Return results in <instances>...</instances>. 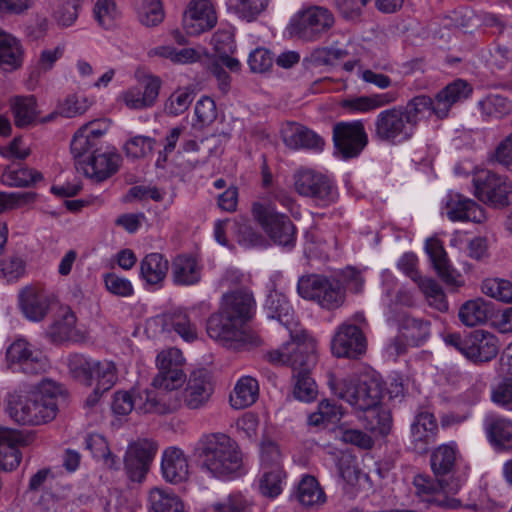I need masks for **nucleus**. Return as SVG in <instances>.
Masks as SVG:
<instances>
[{
  "label": "nucleus",
  "instance_id": "1",
  "mask_svg": "<svg viewBox=\"0 0 512 512\" xmlns=\"http://www.w3.org/2000/svg\"><path fill=\"white\" fill-rule=\"evenodd\" d=\"M266 359L274 365H286L292 368L295 379L294 397L303 402L316 398L317 386L310 376V368L316 362L315 342L307 334L292 336L279 348L267 352Z\"/></svg>",
  "mask_w": 512,
  "mask_h": 512
},
{
  "label": "nucleus",
  "instance_id": "2",
  "mask_svg": "<svg viewBox=\"0 0 512 512\" xmlns=\"http://www.w3.org/2000/svg\"><path fill=\"white\" fill-rule=\"evenodd\" d=\"M61 392L59 384L45 379L30 390L10 393L6 399V411L20 425L46 424L57 415V397Z\"/></svg>",
  "mask_w": 512,
  "mask_h": 512
},
{
  "label": "nucleus",
  "instance_id": "3",
  "mask_svg": "<svg viewBox=\"0 0 512 512\" xmlns=\"http://www.w3.org/2000/svg\"><path fill=\"white\" fill-rule=\"evenodd\" d=\"M201 471L228 480L241 474L243 455L237 442L224 433L204 435L198 441Z\"/></svg>",
  "mask_w": 512,
  "mask_h": 512
},
{
  "label": "nucleus",
  "instance_id": "4",
  "mask_svg": "<svg viewBox=\"0 0 512 512\" xmlns=\"http://www.w3.org/2000/svg\"><path fill=\"white\" fill-rule=\"evenodd\" d=\"M430 464L444 492L456 494L466 483L468 468L463 465L455 444H442L437 447L431 453Z\"/></svg>",
  "mask_w": 512,
  "mask_h": 512
},
{
  "label": "nucleus",
  "instance_id": "5",
  "mask_svg": "<svg viewBox=\"0 0 512 512\" xmlns=\"http://www.w3.org/2000/svg\"><path fill=\"white\" fill-rule=\"evenodd\" d=\"M444 343L461 353L474 363L489 362L499 351V340L491 332L477 329L462 336L459 333H448L443 336Z\"/></svg>",
  "mask_w": 512,
  "mask_h": 512
},
{
  "label": "nucleus",
  "instance_id": "6",
  "mask_svg": "<svg viewBox=\"0 0 512 512\" xmlns=\"http://www.w3.org/2000/svg\"><path fill=\"white\" fill-rule=\"evenodd\" d=\"M297 292L300 297L316 301L322 308L334 310L345 301L343 284L333 278L310 274L299 278Z\"/></svg>",
  "mask_w": 512,
  "mask_h": 512
},
{
  "label": "nucleus",
  "instance_id": "7",
  "mask_svg": "<svg viewBox=\"0 0 512 512\" xmlns=\"http://www.w3.org/2000/svg\"><path fill=\"white\" fill-rule=\"evenodd\" d=\"M252 215L275 244L289 249L294 247L296 227L286 214L277 212L274 206L255 202Z\"/></svg>",
  "mask_w": 512,
  "mask_h": 512
},
{
  "label": "nucleus",
  "instance_id": "8",
  "mask_svg": "<svg viewBox=\"0 0 512 512\" xmlns=\"http://www.w3.org/2000/svg\"><path fill=\"white\" fill-rule=\"evenodd\" d=\"M414 134L401 106L381 110L373 121L372 138L381 143L402 144L409 141Z\"/></svg>",
  "mask_w": 512,
  "mask_h": 512
},
{
  "label": "nucleus",
  "instance_id": "9",
  "mask_svg": "<svg viewBox=\"0 0 512 512\" xmlns=\"http://www.w3.org/2000/svg\"><path fill=\"white\" fill-rule=\"evenodd\" d=\"M296 192L318 207H328L338 200V188L327 175L314 170H300L294 176Z\"/></svg>",
  "mask_w": 512,
  "mask_h": 512
},
{
  "label": "nucleus",
  "instance_id": "10",
  "mask_svg": "<svg viewBox=\"0 0 512 512\" xmlns=\"http://www.w3.org/2000/svg\"><path fill=\"white\" fill-rule=\"evenodd\" d=\"M332 139L335 154L343 160L358 157L368 144V135L360 120L335 124Z\"/></svg>",
  "mask_w": 512,
  "mask_h": 512
},
{
  "label": "nucleus",
  "instance_id": "11",
  "mask_svg": "<svg viewBox=\"0 0 512 512\" xmlns=\"http://www.w3.org/2000/svg\"><path fill=\"white\" fill-rule=\"evenodd\" d=\"M207 334L222 345L234 349L253 342L245 326L234 321L222 308L207 320Z\"/></svg>",
  "mask_w": 512,
  "mask_h": 512
},
{
  "label": "nucleus",
  "instance_id": "12",
  "mask_svg": "<svg viewBox=\"0 0 512 512\" xmlns=\"http://www.w3.org/2000/svg\"><path fill=\"white\" fill-rule=\"evenodd\" d=\"M334 25L333 14L325 7L312 6L297 14L291 23V33L297 37L314 41Z\"/></svg>",
  "mask_w": 512,
  "mask_h": 512
},
{
  "label": "nucleus",
  "instance_id": "13",
  "mask_svg": "<svg viewBox=\"0 0 512 512\" xmlns=\"http://www.w3.org/2000/svg\"><path fill=\"white\" fill-rule=\"evenodd\" d=\"M473 185L475 196L480 201L495 208H504L510 204L512 185L507 177L491 171H481L473 178Z\"/></svg>",
  "mask_w": 512,
  "mask_h": 512
},
{
  "label": "nucleus",
  "instance_id": "14",
  "mask_svg": "<svg viewBox=\"0 0 512 512\" xmlns=\"http://www.w3.org/2000/svg\"><path fill=\"white\" fill-rule=\"evenodd\" d=\"M184 362L183 354L177 348L160 352L156 357L158 374L152 381L153 387L165 391L181 387L185 381Z\"/></svg>",
  "mask_w": 512,
  "mask_h": 512
},
{
  "label": "nucleus",
  "instance_id": "15",
  "mask_svg": "<svg viewBox=\"0 0 512 512\" xmlns=\"http://www.w3.org/2000/svg\"><path fill=\"white\" fill-rule=\"evenodd\" d=\"M336 394L357 410L365 411L380 404L383 387L372 378L361 379L355 383L339 384Z\"/></svg>",
  "mask_w": 512,
  "mask_h": 512
},
{
  "label": "nucleus",
  "instance_id": "16",
  "mask_svg": "<svg viewBox=\"0 0 512 512\" xmlns=\"http://www.w3.org/2000/svg\"><path fill=\"white\" fill-rule=\"evenodd\" d=\"M121 155L114 149H95L86 160H77L76 170L94 182H103L118 172Z\"/></svg>",
  "mask_w": 512,
  "mask_h": 512
},
{
  "label": "nucleus",
  "instance_id": "17",
  "mask_svg": "<svg viewBox=\"0 0 512 512\" xmlns=\"http://www.w3.org/2000/svg\"><path fill=\"white\" fill-rule=\"evenodd\" d=\"M9 368L14 372L37 375L45 371L47 360L25 339H16L6 351Z\"/></svg>",
  "mask_w": 512,
  "mask_h": 512
},
{
  "label": "nucleus",
  "instance_id": "18",
  "mask_svg": "<svg viewBox=\"0 0 512 512\" xmlns=\"http://www.w3.org/2000/svg\"><path fill=\"white\" fill-rule=\"evenodd\" d=\"M36 439L34 432H23L0 426V470L10 472L21 463L20 447L31 445Z\"/></svg>",
  "mask_w": 512,
  "mask_h": 512
},
{
  "label": "nucleus",
  "instance_id": "19",
  "mask_svg": "<svg viewBox=\"0 0 512 512\" xmlns=\"http://www.w3.org/2000/svg\"><path fill=\"white\" fill-rule=\"evenodd\" d=\"M158 450V445L148 439H139L130 444L124 456V468L130 480L141 482Z\"/></svg>",
  "mask_w": 512,
  "mask_h": 512
},
{
  "label": "nucleus",
  "instance_id": "20",
  "mask_svg": "<svg viewBox=\"0 0 512 512\" xmlns=\"http://www.w3.org/2000/svg\"><path fill=\"white\" fill-rule=\"evenodd\" d=\"M331 350L339 358L362 355L366 351V338L361 328L349 321L342 323L331 340Z\"/></svg>",
  "mask_w": 512,
  "mask_h": 512
},
{
  "label": "nucleus",
  "instance_id": "21",
  "mask_svg": "<svg viewBox=\"0 0 512 512\" xmlns=\"http://www.w3.org/2000/svg\"><path fill=\"white\" fill-rule=\"evenodd\" d=\"M214 393L212 375L206 369H197L190 373L186 387L182 392L185 407L191 410L206 407Z\"/></svg>",
  "mask_w": 512,
  "mask_h": 512
},
{
  "label": "nucleus",
  "instance_id": "22",
  "mask_svg": "<svg viewBox=\"0 0 512 512\" xmlns=\"http://www.w3.org/2000/svg\"><path fill=\"white\" fill-rule=\"evenodd\" d=\"M217 15L212 0H190L184 15L183 26L189 35H199L212 29Z\"/></svg>",
  "mask_w": 512,
  "mask_h": 512
},
{
  "label": "nucleus",
  "instance_id": "23",
  "mask_svg": "<svg viewBox=\"0 0 512 512\" xmlns=\"http://www.w3.org/2000/svg\"><path fill=\"white\" fill-rule=\"evenodd\" d=\"M76 322L77 318L72 309L61 306L46 330L47 338L55 344L81 341L83 334L77 329Z\"/></svg>",
  "mask_w": 512,
  "mask_h": 512
},
{
  "label": "nucleus",
  "instance_id": "24",
  "mask_svg": "<svg viewBox=\"0 0 512 512\" xmlns=\"http://www.w3.org/2000/svg\"><path fill=\"white\" fill-rule=\"evenodd\" d=\"M444 211L448 219L453 222L482 223L486 219L485 212L480 205L459 193L447 194Z\"/></svg>",
  "mask_w": 512,
  "mask_h": 512
},
{
  "label": "nucleus",
  "instance_id": "25",
  "mask_svg": "<svg viewBox=\"0 0 512 512\" xmlns=\"http://www.w3.org/2000/svg\"><path fill=\"white\" fill-rule=\"evenodd\" d=\"M284 144L293 150H311L322 152L325 140L308 127L295 122H288L281 130Z\"/></svg>",
  "mask_w": 512,
  "mask_h": 512
},
{
  "label": "nucleus",
  "instance_id": "26",
  "mask_svg": "<svg viewBox=\"0 0 512 512\" xmlns=\"http://www.w3.org/2000/svg\"><path fill=\"white\" fill-rule=\"evenodd\" d=\"M220 308L234 321L245 326L255 314L256 302L250 291L239 289L224 294Z\"/></svg>",
  "mask_w": 512,
  "mask_h": 512
},
{
  "label": "nucleus",
  "instance_id": "27",
  "mask_svg": "<svg viewBox=\"0 0 512 512\" xmlns=\"http://www.w3.org/2000/svg\"><path fill=\"white\" fill-rule=\"evenodd\" d=\"M161 79L158 76L147 75L143 79V89L131 87L124 91L120 99L132 110H143L152 107L159 96Z\"/></svg>",
  "mask_w": 512,
  "mask_h": 512
},
{
  "label": "nucleus",
  "instance_id": "28",
  "mask_svg": "<svg viewBox=\"0 0 512 512\" xmlns=\"http://www.w3.org/2000/svg\"><path fill=\"white\" fill-rule=\"evenodd\" d=\"M399 97V92L393 90L370 95L351 96L343 99L340 106L349 114L369 113L396 103Z\"/></svg>",
  "mask_w": 512,
  "mask_h": 512
},
{
  "label": "nucleus",
  "instance_id": "29",
  "mask_svg": "<svg viewBox=\"0 0 512 512\" xmlns=\"http://www.w3.org/2000/svg\"><path fill=\"white\" fill-rule=\"evenodd\" d=\"M425 249L441 280L448 286H462L461 274L451 266L442 242L436 238H430L426 241Z\"/></svg>",
  "mask_w": 512,
  "mask_h": 512
},
{
  "label": "nucleus",
  "instance_id": "30",
  "mask_svg": "<svg viewBox=\"0 0 512 512\" xmlns=\"http://www.w3.org/2000/svg\"><path fill=\"white\" fill-rule=\"evenodd\" d=\"M413 485L415 494L423 502L435 504L447 509H457L461 507V500L446 496L445 494L447 493L443 491L437 479L435 481L428 476L417 475L414 478Z\"/></svg>",
  "mask_w": 512,
  "mask_h": 512
},
{
  "label": "nucleus",
  "instance_id": "31",
  "mask_svg": "<svg viewBox=\"0 0 512 512\" xmlns=\"http://www.w3.org/2000/svg\"><path fill=\"white\" fill-rule=\"evenodd\" d=\"M437 431L438 425L434 415L428 411L419 412L411 424L413 449L419 454L425 453L435 442Z\"/></svg>",
  "mask_w": 512,
  "mask_h": 512
},
{
  "label": "nucleus",
  "instance_id": "32",
  "mask_svg": "<svg viewBox=\"0 0 512 512\" xmlns=\"http://www.w3.org/2000/svg\"><path fill=\"white\" fill-rule=\"evenodd\" d=\"M472 91V86L463 79H456L447 84L435 95L436 117L439 119L446 118L451 107L468 99Z\"/></svg>",
  "mask_w": 512,
  "mask_h": 512
},
{
  "label": "nucleus",
  "instance_id": "33",
  "mask_svg": "<svg viewBox=\"0 0 512 512\" xmlns=\"http://www.w3.org/2000/svg\"><path fill=\"white\" fill-rule=\"evenodd\" d=\"M19 306L28 320L39 322L48 313L50 297L43 289L27 287L19 295Z\"/></svg>",
  "mask_w": 512,
  "mask_h": 512
},
{
  "label": "nucleus",
  "instance_id": "34",
  "mask_svg": "<svg viewBox=\"0 0 512 512\" xmlns=\"http://www.w3.org/2000/svg\"><path fill=\"white\" fill-rule=\"evenodd\" d=\"M161 472L165 481L178 484L189 476V464L184 452L176 447L167 448L162 455Z\"/></svg>",
  "mask_w": 512,
  "mask_h": 512
},
{
  "label": "nucleus",
  "instance_id": "35",
  "mask_svg": "<svg viewBox=\"0 0 512 512\" xmlns=\"http://www.w3.org/2000/svg\"><path fill=\"white\" fill-rule=\"evenodd\" d=\"M168 270L169 261L161 253H149L139 263V278L146 286L161 288Z\"/></svg>",
  "mask_w": 512,
  "mask_h": 512
},
{
  "label": "nucleus",
  "instance_id": "36",
  "mask_svg": "<svg viewBox=\"0 0 512 512\" xmlns=\"http://www.w3.org/2000/svg\"><path fill=\"white\" fill-rule=\"evenodd\" d=\"M394 321L398 324L400 336L410 346H421L430 337L431 323L428 320L401 314Z\"/></svg>",
  "mask_w": 512,
  "mask_h": 512
},
{
  "label": "nucleus",
  "instance_id": "37",
  "mask_svg": "<svg viewBox=\"0 0 512 512\" xmlns=\"http://www.w3.org/2000/svg\"><path fill=\"white\" fill-rule=\"evenodd\" d=\"M485 430L489 443L496 451H512V420L491 417L486 421Z\"/></svg>",
  "mask_w": 512,
  "mask_h": 512
},
{
  "label": "nucleus",
  "instance_id": "38",
  "mask_svg": "<svg viewBox=\"0 0 512 512\" xmlns=\"http://www.w3.org/2000/svg\"><path fill=\"white\" fill-rule=\"evenodd\" d=\"M200 322L199 311L195 308L177 309L168 317V323L173 330L187 342L197 339Z\"/></svg>",
  "mask_w": 512,
  "mask_h": 512
},
{
  "label": "nucleus",
  "instance_id": "39",
  "mask_svg": "<svg viewBox=\"0 0 512 512\" xmlns=\"http://www.w3.org/2000/svg\"><path fill=\"white\" fill-rule=\"evenodd\" d=\"M265 309L268 318L278 320L289 330L291 338L304 334L303 332L293 334L291 331V326L295 323L294 311L285 295L278 292L270 293L265 303Z\"/></svg>",
  "mask_w": 512,
  "mask_h": 512
},
{
  "label": "nucleus",
  "instance_id": "40",
  "mask_svg": "<svg viewBox=\"0 0 512 512\" xmlns=\"http://www.w3.org/2000/svg\"><path fill=\"white\" fill-rule=\"evenodd\" d=\"M216 58L221 59L225 67L231 72H239L241 64L239 60L232 56L236 49L234 35L228 30H218L211 39Z\"/></svg>",
  "mask_w": 512,
  "mask_h": 512
},
{
  "label": "nucleus",
  "instance_id": "41",
  "mask_svg": "<svg viewBox=\"0 0 512 512\" xmlns=\"http://www.w3.org/2000/svg\"><path fill=\"white\" fill-rule=\"evenodd\" d=\"M23 48L20 41L13 35L0 30V67L5 71H13L23 63Z\"/></svg>",
  "mask_w": 512,
  "mask_h": 512
},
{
  "label": "nucleus",
  "instance_id": "42",
  "mask_svg": "<svg viewBox=\"0 0 512 512\" xmlns=\"http://www.w3.org/2000/svg\"><path fill=\"white\" fill-rule=\"evenodd\" d=\"M408 123L414 130L417 129L419 122L434 114L436 116V100L427 95H418L410 99L406 105H400Z\"/></svg>",
  "mask_w": 512,
  "mask_h": 512
},
{
  "label": "nucleus",
  "instance_id": "43",
  "mask_svg": "<svg viewBox=\"0 0 512 512\" xmlns=\"http://www.w3.org/2000/svg\"><path fill=\"white\" fill-rule=\"evenodd\" d=\"M172 277L177 285H194L201 279V267L195 258L179 255L172 262Z\"/></svg>",
  "mask_w": 512,
  "mask_h": 512
},
{
  "label": "nucleus",
  "instance_id": "44",
  "mask_svg": "<svg viewBox=\"0 0 512 512\" xmlns=\"http://www.w3.org/2000/svg\"><path fill=\"white\" fill-rule=\"evenodd\" d=\"M149 512H184L181 499L168 489L154 487L148 493Z\"/></svg>",
  "mask_w": 512,
  "mask_h": 512
},
{
  "label": "nucleus",
  "instance_id": "45",
  "mask_svg": "<svg viewBox=\"0 0 512 512\" xmlns=\"http://www.w3.org/2000/svg\"><path fill=\"white\" fill-rule=\"evenodd\" d=\"M491 312V304L482 298H477L462 304L458 317L463 325L473 327L485 323Z\"/></svg>",
  "mask_w": 512,
  "mask_h": 512
},
{
  "label": "nucleus",
  "instance_id": "46",
  "mask_svg": "<svg viewBox=\"0 0 512 512\" xmlns=\"http://www.w3.org/2000/svg\"><path fill=\"white\" fill-rule=\"evenodd\" d=\"M259 395V385L255 378L241 377L230 395V403L234 409H244L254 404Z\"/></svg>",
  "mask_w": 512,
  "mask_h": 512
},
{
  "label": "nucleus",
  "instance_id": "47",
  "mask_svg": "<svg viewBox=\"0 0 512 512\" xmlns=\"http://www.w3.org/2000/svg\"><path fill=\"white\" fill-rule=\"evenodd\" d=\"M297 499L305 507H319L326 502V495L317 479L304 475L297 487Z\"/></svg>",
  "mask_w": 512,
  "mask_h": 512
},
{
  "label": "nucleus",
  "instance_id": "48",
  "mask_svg": "<svg viewBox=\"0 0 512 512\" xmlns=\"http://www.w3.org/2000/svg\"><path fill=\"white\" fill-rule=\"evenodd\" d=\"M477 105L485 119H501L512 113V101L501 94L490 93L480 99Z\"/></svg>",
  "mask_w": 512,
  "mask_h": 512
},
{
  "label": "nucleus",
  "instance_id": "49",
  "mask_svg": "<svg viewBox=\"0 0 512 512\" xmlns=\"http://www.w3.org/2000/svg\"><path fill=\"white\" fill-rule=\"evenodd\" d=\"M95 362L96 360L79 353L70 354L66 359L71 377L86 386H91L93 383Z\"/></svg>",
  "mask_w": 512,
  "mask_h": 512
},
{
  "label": "nucleus",
  "instance_id": "50",
  "mask_svg": "<svg viewBox=\"0 0 512 512\" xmlns=\"http://www.w3.org/2000/svg\"><path fill=\"white\" fill-rule=\"evenodd\" d=\"M15 124L26 127L32 124L38 115L36 98L33 95L16 96L11 101Z\"/></svg>",
  "mask_w": 512,
  "mask_h": 512
},
{
  "label": "nucleus",
  "instance_id": "51",
  "mask_svg": "<svg viewBox=\"0 0 512 512\" xmlns=\"http://www.w3.org/2000/svg\"><path fill=\"white\" fill-rule=\"evenodd\" d=\"M383 303L387 309L386 315L388 320L394 321L397 319V317H399V315L405 314L404 312H400L398 308L410 307L413 305L414 300L412 294L405 289H399L393 293L390 285L387 282L384 284Z\"/></svg>",
  "mask_w": 512,
  "mask_h": 512
},
{
  "label": "nucleus",
  "instance_id": "52",
  "mask_svg": "<svg viewBox=\"0 0 512 512\" xmlns=\"http://www.w3.org/2000/svg\"><path fill=\"white\" fill-rule=\"evenodd\" d=\"M226 5L238 18L253 22L266 10L268 0H227Z\"/></svg>",
  "mask_w": 512,
  "mask_h": 512
},
{
  "label": "nucleus",
  "instance_id": "53",
  "mask_svg": "<svg viewBox=\"0 0 512 512\" xmlns=\"http://www.w3.org/2000/svg\"><path fill=\"white\" fill-rule=\"evenodd\" d=\"M85 448L95 459L102 460L110 469H118V461L110 451L106 439L100 434H88L85 438Z\"/></svg>",
  "mask_w": 512,
  "mask_h": 512
},
{
  "label": "nucleus",
  "instance_id": "54",
  "mask_svg": "<svg viewBox=\"0 0 512 512\" xmlns=\"http://www.w3.org/2000/svg\"><path fill=\"white\" fill-rule=\"evenodd\" d=\"M416 283L424 294L429 306L440 312L448 310L449 305L445 293L434 279L420 277Z\"/></svg>",
  "mask_w": 512,
  "mask_h": 512
},
{
  "label": "nucleus",
  "instance_id": "55",
  "mask_svg": "<svg viewBox=\"0 0 512 512\" xmlns=\"http://www.w3.org/2000/svg\"><path fill=\"white\" fill-rule=\"evenodd\" d=\"M363 412V420L366 422L365 428L367 430L382 436L389 433L391 428V416L387 410L377 405Z\"/></svg>",
  "mask_w": 512,
  "mask_h": 512
},
{
  "label": "nucleus",
  "instance_id": "56",
  "mask_svg": "<svg viewBox=\"0 0 512 512\" xmlns=\"http://www.w3.org/2000/svg\"><path fill=\"white\" fill-rule=\"evenodd\" d=\"M342 415V407L337 405L334 401L326 399L319 403L316 412L309 415L308 422L312 426L336 423L341 419Z\"/></svg>",
  "mask_w": 512,
  "mask_h": 512
},
{
  "label": "nucleus",
  "instance_id": "57",
  "mask_svg": "<svg viewBox=\"0 0 512 512\" xmlns=\"http://www.w3.org/2000/svg\"><path fill=\"white\" fill-rule=\"evenodd\" d=\"M42 180V174L27 167L9 168L2 175V182L8 186H29Z\"/></svg>",
  "mask_w": 512,
  "mask_h": 512
},
{
  "label": "nucleus",
  "instance_id": "58",
  "mask_svg": "<svg viewBox=\"0 0 512 512\" xmlns=\"http://www.w3.org/2000/svg\"><path fill=\"white\" fill-rule=\"evenodd\" d=\"M96 380V387L100 390L109 391L117 382V368L112 361L96 360L93 369V380Z\"/></svg>",
  "mask_w": 512,
  "mask_h": 512
},
{
  "label": "nucleus",
  "instance_id": "59",
  "mask_svg": "<svg viewBox=\"0 0 512 512\" xmlns=\"http://www.w3.org/2000/svg\"><path fill=\"white\" fill-rule=\"evenodd\" d=\"M482 292L498 301L512 303V282L500 278H488L482 282Z\"/></svg>",
  "mask_w": 512,
  "mask_h": 512
},
{
  "label": "nucleus",
  "instance_id": "60",
  "mask_svg": "<svg viewBox=\"0 0 512 512\" xmlns=\"http://www.w3.org/2000/svg\"><path fill=\"white\" fill-rule=\"evenodd\" d=\"M283 478L284 471L281 467L264 469L259 484L261 493L270 498L277 497L282 491Z\"/></svg>",
  "mask_w": 512,
  "mask_h": 512
},
{
  "label": "nucleus",
  "instance_id": "61",
  "mask_svg": "<svg viewBox=\"0 0 512 512\" xmlns=\"http://www.w3.org/2000/svg\"><path fill=\"white\" fill-rule=\"evenodd\" d=\"M235 233L240 245L246 248L265 247L267 240L262 233L248 223H236Z\"/></svg>",
  "mask_w": 512,
  "mask_h": 512
},
{
  "label": "nucleus",
  "instance_id": "62",
  "mask_svg": "<svg viewBox=\"0 0 512 512\" xmlns=\"http://www.w3.org/2000/svg\"><path fill=\"white\" fill-rule=\"evenodd\" d=\"M193 98V93L188 89H178L166 100L164 111L168 115L178 116L189 108Z\"/></svg>",
  "mask_w": 512,
  "mask_h": 512
},
{
  "label": "nucleus",
  "instance_id": "63",
  "mask_svg": "<svg viewBox=\"0 0 512 512\" xmlns=\"http://www.w3.org/2000/svg\"><path fill=\"white\" fill-rule=\"evenodd\" d=\"M140 22L145 26H156L164 19V11L160 0H142L138 11Z\"/></svg>",
  "mask_w": 512,
  "mask_h": 512
},
{
  "label": "nucleus",
  "instance_id": "64",
  "mask_svg": "<svg viewBox=\"0 0 512 512\" xmlns=\"http://www.w3.org/2000/svg\"><path fill=\"white\" fill-rule=\"evenodd\" d=\"M91 101L84 95L73 94L67 96L58 106L60 115L72 118L85 113L91 106Z\"/></svg>",
  "mask_w": 512,
  "mask_h": 512
}]
</instances>
